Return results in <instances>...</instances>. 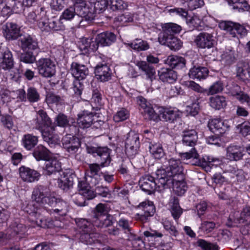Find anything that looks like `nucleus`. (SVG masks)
Listing matches in <instances>:
<instances>
[{
  "mask_svg": "<svg viewBox=\"0 0 250 250\" xmlns=\"http://www.w3.org/2000/svg\"><path fill=\"white\" fill-rule=\"evenodd\" d=\"M32 198L34 201L27 206L25 209L29 214V219L33 227L47 226L46 219L42 214L45 210L48 211L47 206L53 208L50 210L51 213L53 211L61 215H64L67 212L68 207L67 203L51 196L49 189L43 186H38L34 188Z\"/></svg>",
  "mask_w": 250,
  "mask_h": 250,
  "instance_id": "obj_1",
  "label": "nucleus"
},
{
  "mask_svg": "<svg viewBox=\"0 0 250 250\" xmlns=\"http://www.w3.org/2000/svg\"><path fill=\"white\" fill-rule=\"evenodd\" d=\"M33 122L35 128L40 131L43 140L50 147H54L59 144L60 139L55 132L56 125L45 111L40 109L37 111L36 118Z\"/></svg>",
  "mask_w": 250,
  "mask_h": 250,
  "instance_id": "obj_2",
  "label": "nucleus"
},
{
  "mask_svg": "<svg viewBox=\"0 0 250 250\" xmlns=\"http://www.w3.org/2000/svg\"><path fill=\"white\" fill-rule=\"evenodd\" d=\"M183 168L179 159L171 158L165 163L161 168L156 172L158 176V183L161 187H171V184L183 175Z\"/></svg>",
  "mask_w": 250,
  "mask_h": 250,
  "instance_id": "obj_3",
  "label": "nucleus"
},
{
  "mask_svg": "<svg viewBox=\"0 0 250 250\" xmlns=\"http://www.w3.org/2000/svg\"><path fill=\"white\" fill-rule=\"evenodd\" d=\"M92 153L100 157L101 163L100 165L96 163L89 164L85 178L86 181L96 185L98 182L95 176H100L103 174L100 172L101 167L108 166L110 162V150L106 147L96 148H94Z\"/></svg>",
  "mask_w": 250,
  "mask_h": 250,
  "instance_id": "obj_4",
  "label": "nucleus"
},
{
  "mask_svg": "<svg viewBox=\"0 0 250 250\" xmlns=\"http://www.w3.org/2000/svg\"><path fill=\"white\" fill-rule=\"evenodd\" d=\"M74 1V7H69L64 10L61 16L60 19L69 21L73 19L75 15L80 18L79 24H81L83 20L91 21L95 18L93 9L89 8L86 6L84 0H72Z\"/></svg>",
  "mask_w": 250,
  "mask_h": 250,
  "instance_id": "obj_5",
  "label": "nucleus"
},
{
  "mask_svg": "<svg viewBox=\"0 0 250 250\" xmlns=\"http://www.w3.org/2000/svg\"><path fill=\"white\" fill-rule=\"evenodd\" d=\"M227 225L230 227H242L241 231L244 234L250 233V207L244 208L240 213L238 211L231 214L228 219Z\"/></svg>",
  "mask_w": 250,
  "mask_h": 250,
  "instance_id": "obj_6",
  "label": "nucleus"
},
{
  "mask_svg": "<svg viewBox=\"0 0 250 250\" xmlns=\"http://www.w3.org/2000/svg\"><path fill=\"white\" fill-rule=\"evenodd\" d=\"M78 227L81 229L80 241L87 245L100 243V234L95 232L93 226L87 220L81 219L76 222Z\"/></svg>",
  "mask_w": 250,
  "mask_h": 250,
  "instance_id": "obj_7",
  "label": "nucleus"
},
{
  "mask_svg": "<svg viewBox=\"0 0 250 250\" xmlns=\"http://www.w3.org/2000/svg\"><path fill=\"white\" fill-rule=\"evenodd\" d=\"M106 58L100 55H95L91 58V61L96 64L95 74L97 78L101 82H106L111 78V72L107 65L104 59Z\"/></svg>",
  "mask_w": 250,
  "mask_h": 250,
  "instance_id": "obj_8",
  "label": "nucleus"
},
{
  "mask_svg": "<svg viewBox=\"0 0 250 250\" xmlns=\"http://www.w3.org/2000/svg\"><path fill=\"white\" fill-rule=\"evenodd\" d=\"M79 193L74 195L73 198L74 203L79 206H85V198L90 200L95 197L91 186L85 181H79L78 185Z\"/></svg>",
  "mask_w": 250,
  "mask_h": 250,
  "instance_id": "obj_9",
  "label": "nucleus"
},
{
  "mask_svg": "<svg viewBox=\"0 0 250 250\" xmlns=\"http://www.w3.org/2000/svg\"><path fill=\"white\" fill-rule=\"evenodd\" d=\"M220 28L226 32V33L232 38H237L245 36L247 34L246 29L238 23L231 21H223L219 24Z\"/></svg>",
  "mask_w": 250,
  "mask_h": 250,
  "instance_id": "obj_10",
  "label": "nucleus"
},
{
  "mask_svg": "<svg viewBox=\"0 0 250 250\" xmlns=\"http://www.w3.org/2000/svg\"><path fill=\"white\" fill-rule=\"evenodd\" d=\"M39 74L44 78H51L56 73L55 62L49 58H41L36 62Z\"/></svg>",
  "mask_w": 250,
  "mask_h": 250,
  "instance_id": "obj_11",
  "label": "nucleus"
},
{
  "mask_svg": "<svg viewBox=\"0 0 250 250\" xmlns=\"http://www.w3.org/2000/svg\"><path fill=\"white\" fill-rule=\"evenodd\" d=\"M158 183L157 175L155 179L151 176L146 175L143 177L139 181L141 189L148 194H151L155 190L162 191L164 189L168 188L161 187L160 183Z\"/></svg>",
  "mask_w": 250,
  "mask_h": 250,
  "instance_id": "obj_12",
  "label": "nucleus"
},
{
  "mask_svg": "<svg viewBox=\"0 0 250 250\" xmlns=\"http://www.w3.org/2000/svg\"><path fill=\"white\" fill-rule=\"evenodd\" d=\"M136 208L140 211L135 214V218L143 223L146 222L149 217L153 215L155 211L153 204L149 201L140 203Z\"/></svg>",
  "mask_w": 250,
  "mask_h": 250,
  "instance_id": "obj_13",
  "label": "nucleus"
},
{
  "mask_svg": "<svg viewBox=\"0 0 250 250\" xmlns=\"http://www.w3.org/2000/svg\"><path fill=\"white\" fill-rule=\"evenodd\" d=\"M137 102L145 118L154 121L158 120V114L155 112L151 104L145 98L142 96H138L137 97Z\"/></svg>",
  "mask_w": 250,
  "mask_h": 250,
  "instance_id": "obj_14",
  "label": "nucleus"
},
{
  "mask_svg": "<svg viewBox=\"0 0 250 250\" xmlns=\"http://www.w3.org/2000/svg\"><path fill=\"white\" fill-rule=\"evenodd\" d=\"M60 174V177L57 182L58 187L64 190H68L73 184L75 175L72 170L69 169L62 171Z\"/></svg>",
  "mask_w": 250,
  "mask_h": 250,
  "instance_id": "obj_15",
  "label": "nucleus"
},
{
  "mask_svg": "<svg viewBox=\"0 0 250 250\" xmlns=\"http://www.w3.org/2000/svg\"><path fill=\"white\" fill-rule=\"evenodd\" d=\"M194 42L197 47L201 48H210L214 42L213 36L207 32H201L196 36Z\"/></svg>",
  "mask_w": 250,
  "mask_h": 250,
  "instance_id": "obj_16",
  "label": "nucleus"
},
{
  "mask_svg": "<svg viewBox=\"0 0 250 250\" xmlns=\"http://www.w3.org/2000/svg\"><path fill=\"white\" fill-rule=\"evenodd\" d=\"M19 172L21 179L27 183L38 181L41 176L37 171L25 166L21 167L19 168Z\"/></svg>",
  "mask_w": 250,
  "mask_h": 250,
  "instance_id": "obj_17",
  "label": "nucleus"
},
{
  "mask_svg": "<svg viewBox=\"0 0 250 250\" xmlns=\"http://www.w3.org/2000/svg\"><path fill=\"white\" fill-rule=\"evenodd\" d=\"M159 112L158 119L171 123L179 120L182 115V112L177 108H162L160 109Z\"/></svg>",
  "mask_w": 250,
  "mask_h": 250,
  "instance_id": "obj_18",
  "label": "nucleus"
},
{
  "mask_svg": "<svg viewBox=\"0 0 250 250\" xmlns=\"http://www.w3.org/2000/svg\"><path fill=\"white\" fill-rule=\"evenodd\" d=\"M140 144L138 135L130 134L125 142V153L129 157H133L136 153Z\"/></svg>",
  "mask_w": 250,
  "mask_h": 250,
  "instance_id": "obj_19",
  "label": "nucleus"
},
{
  "mask_svg": "<svg viewBox=\"0 0 250 250\" xmlns=\"http://www.w3.org/2000/svg\"><path fill=\"white\" fill-rule=\"evenodd\" d=\"M94 113L87 110H83L78 115L76 124L82 128L89 127L94 122Z\"/></svg>",
  "mask_w": 250,
  "mask_h": 250,
  "instance_id": "obj_20",
  "label": "nucleus"
},
{
  "mask_svg": "<svg viewBox=\"0 0 250 250\" xmlns=\"http://www.w3.org/2000/svg\"><path fill=\"white\" fill-rule=\"evenodd\" d=\"M62 145L68 152L74 154L77 151L81 144L78 138L67 135L62 139Z\"/></svg>",
  "mask_w": 250,
  "mask_h": 250,
  "instance_id": "obj_21",
  "label": "nucleus"
},
{
  "mask_svg": "<svg viewBox=\"0 0 250 250\" xmlns=\"http://www.w3.org/2000/svg\"><path fill=\"white\" fill-rule=\"evenodd\" d=\"M244 155V149L240 146H229L227 148L226 157L231 161L240 160Z\"/></svg>",
  "mask_w": 250,
  "mask_h": 250,
  "instance_id": "obj_22",
  "label": "nucleus"
},
{
  "mask_svg": "<svg viewBox=\"0 0 250 250\" xmlns=\"http://www.w3.org/2000/svg\"><path fill=\"white\" fill-rule=\"evenodd\" d=\"M116 40V35L111 32H104L99 34L96 38V42L102 46H109Z\"/></svg>",
  "mask_w": 250,
  "mask_h": 250,
  "instance_id": "obj_23",
  "label": "nucleus"
},
{
  "mask_svg": "<svg viewBox=\"0 0 250 250\" xmlns=\"http://www.w3.org/2000/svg\"><path fill=\"white\" fill-rule=\"evenodd\" d=\"M208 127L213 132H218L219 134H223L228 130L229 125L226 121L219 119H214L209 121Z\"/></svg>",
  "mask_w": 250,
  "mask_h": 250,
  "instance_id": "obj_24",
  "label": "nucleus"
},
{
  "mask_svg": "<svg viewBox=\"0 0 250 250\" xmlns=\"http://www.w3.org/2000/svg\"><path fill=\"white\" fill-rule=\"evenodd\" d=\"M71 73L76 79L83 80L88 74L87 67L77 62H73L71 66Z\"/></svg>",
  "mask_w": 250,
  "mask_h": 250,
  "instance_id": "obj_25",
  "label": "nucleus"
},
{
  "mask_svg": "<svg viewBox=\"0 0 250 250\" xmlns=\"http://www.w3.org/2000/svg\"><path fill=\"white\" fill-rule=\"evenodd\" d=\"M61 169V164L56 158L47 159L43 168V173L45 175H51Z\"/></svg>",
  "mask_w": 250,
  "mask_h": 250,
  "instance_id": "obj_26",
  "label": "nucleus"
},
{
  "mask_svg": "<svg viewBox=\"0 0 250 250\" xmlns=\"http://www.w3.org/2000/svg\"><path fill=\"white\" fill-rule=\"evenodd\" d=\"M14 65L12 52L8 49L3 52L0 56V67L3 70L11 69Z\"/></svg>",
  "mask_w": 250,
  "mask_h": 250,
  "instance_id": "obj_27",
  "label": "nucleus"
},
{
  "mask_svg": "<svg viewBox=\"0 0 250 250\" xmlns=\"http://www.w3.org/2000/svg\"><path fill=\"white\" fill-rule=\"evenodd\" d=\"M3 34L7 40H15L20 36V29L16 24L7 23L3 27Z\"/></svg>",
  "mask_w": 250,
  "mask_h": 250,
  "instance_id": "obj_28",
  "label": "nucleus"
},
{
  "mask_svg": "<svg viewBox=\"0 0 250 250\" xmlns=\"http://www.w3.org/2000/svg\"><path fill=\"white\" fill-rule=\"evenodd\" d=\"M26 227L22 224L17 222L13 223L6 230V233L4 234L2 238L10 239L18 234H23L25 232Z\"/></svg>",
  "mask_w": 250,
  "mask_h": 250,
  "instance_id": "obj_29",
  "label": "nucleus"
},
{
  "mask_svg": "<svg viewBox=\"0 0 250 250\" xmlns=\"http://www.w3.org/2000/svg\"><path fill=\"white\" fill-rule=\"evenodd\" d=\"M183 144L185 146L194 147L196 144L198 136L194 129L184 130L183 132Z\"/></svg>",
  "mask_w": 250,
  "mask_h": 250,
  "instance_id": "obj_30",
  "label": "nucleus"
},
{
  "mask_svg": "<svg viewBox=\"0 0 250 250\" xmlns=\"http://www.w3.org/2000/svg\"><path fill=\"white\" fill-rule=\"evenodd\" d=\"M20 41L21 47L23 50H34L39 48L37 39L30 35L23 37Z\"/></svg>",
  "mask_w": 250,
  "mask_h": 250,
  "instance_id": "obj_31",
  "label": "nucleus"
},
{
  "mask_svg": "<svg viewBox=\"0 0 250 250\" xmlns=\"http://www.w3.org/2000/svg\"><path fill=\"white\" fill-rule=\"evenodd\" d=\"M159 79L163 82L172 83L177 78L175 72L171 69L163 68L158 72Z\"/></svg>",
  "mask_w": 250,
  "mask_h": 250,
  "instance_id": "obj_32",
  "label": "nucleus"
},
{
  "mask_svg": "<svg viewBox=\"0 0 250 250\" xmlns=\"http://www.w3.org/2000/svg\"><path fill=\"white\" fill-rule=\"evenodd\" d=\"M165 62L172 68L181 69L185 67L186 60L182 57L170 55L167 57Z\"/></svg>",
  "mask_w": 250,
  "mask_h": 250,
  "instance_id": "obj_33",
  "label": "nucleus"
},
{
  "mask_svg": "<svg viewBox=\"0 0 250 250\" xmlns=\"http://www.w3.org/2000/svg\"><path fill=\"white\" fill-rule=\"evenodd\" d=\"M37 25L42 31H49V21L46 16V12L43 7L40 8V13L39 15V20Z\"/></svg>",
  "mask_w": 250,
  "mask_h": 250,
  "instance_id": "obj_34",
  "label": "nucleus"
},
{
  "mask_svg": "<svg viewBox=\"0 0 250 250\" xmlns=\"http://www.w3.org/2000/svg\"><path fill=\"white\" fill-rule=\"evenodd\" d=\"M172 186L174 192L179 196L183 195L187 189V184L184 180L183 176L176 178V180H174L171 184V186Z\"/></svg>",
  "mask_w": 250,
  "mask_h": 250,
  "instance_id": "obj_35",
  "label": "nucleus"
},
{
  "mask_svg": "<svg viewBox=\"0 0 250 250\" xmlns=\"http://www.w3.org/2000/svg\"><path fill=\"white\" fill-rule=\"evenodd\" d=\"M137 66L142 71L144 72L147 77V79L152 82L155 79V70L154 68L148 64L145 61H140L137 62Z\"/></svg>",
  "mask_w": 250,
  "mask_h": 250,
  "instance_id": "obj_36",
  "label": "nucleus"
},
{
  "mask_svg": "<svg viewBox=\"0 0 250 250\" xmlns=\"http://www.w3.org/2000/svg\"><path fill=\"white\" fill-rule=\"evenodd\" d=\"M208 74V70L205 67H193L189 70L188 75L191 79H205Z\"/></svg>",
  "mask_w": 250,
  "mask_h": 250,
  "instance_id": "obj_37",
  "label": "nucleus"
},
{
  "mask_svg": "<svg viewBox=\"0 0 250 250\" xmlns=\"http://www.w3.org/2000/svg\"><path fill=\"white\" fill-rule=\"evenodd\" d=\"M169 206L172 217L175 220H178L183 213V210L179 206L178 198L175 197L171 198L169 203Z\"/></svg>",
  "mask_w": 250,
  "mask_h": 250,
  "instance_id": "obj_38",
  "label": "nucleus"
},
{
  "mask_svg": "<svg viewBox=\"0 0 250 250\" xmlns=\"http://www.w3.org/2000/svg\"><path fill=\"white\" fill-rule=\"evenodd\" d=\"M80 49L83 51H95L98 49V44L96 41H93L92 39L88 38H82L79 43Z\"/></svg>",
  "mask_w": 250,
  "mask_h": 250,
  "instance_id": "obj_39",
  "label": "nucleus"
},
{
  "mask_svg": "<svg viewBox=\"0 0 250 250\" xmlns=\"http://www.w3.org/2000/svg\"><path fill=\"white\" fill-rule=\"evenodd\" d=\"M92 221V225L97 228H106L112 225L113 223V217L110 214H106L99 219H96Z\"/></svg>",
  "mask_w": 250,
  "mask_h": 250,
  "instance_id": "obj_40",
  "label": "nucleus"
},
{
  "mask_svg": "<svg viewBox=\"0 0 250 250\" xmlns=\"http://www.w3.org/2000/svg\"><path fill=\"white\" fill-rule=\"evenodd\" d=\"M209 105L212 108L216 110H220L226 107L227 101L224 96H213L209 98Z\"/></svg>",
  "mask_w": 250,
  "mask_h": 250,
  "instance_id": "obj_41",
  "label": "nucleus"
},
{
  "mask_svg": "<svg viewBox=\"0 0 250 250\" xmlns=\"http://www.w3.org/2000/svg\"><path fill=\"white\" fill-rule=\"evenodd\" d=\"M34 157L37 161L45 160L49 158V151L42 145H39L33 152Z\"/></svg>",
  "mask_w": 250,
  "mask_h": 250,
  "instance_id": "obj_42",
  "label": "nucleus"
},
{
  "mask_svg": "<svg viewBox=\"0 0 250 250\" xmlns=\"http://www.w3.org/2000/svg\"><path fill=\"white\" fill-rule=\"evenodd\" d=\"M38 138L32 134H27L23 136L22 143L23 146L27 150H31L38 143Z\"/></svg>",
  "mask_w": 250,
  "mask_h": 250,
  "instance_id": "obj_43",
  "label": "nucleus"
},
{
  "mask_svg": "<svg viewBox=\"0 0 250 250\" xmlns=\"http://www.w3.org/2000/svg\"><path fill=\"white\" fill-rule=\"evenodd\" d=\"M234 90L231 92V94L240 103H247L250 104V97L246 93L240 90V87L238 85L234 86Z\"/></svg>",
  "mask_w": 250,
  "mask_h": 250,
  "instance_id": "obj_44",
  "label": "nucleus"
},
{
  "mask_svg": "<svg viewBox=\"0 0 250 250\" xmlns=\"http://www.w3.org/2000/svg\"><path fill=\"white\" fill-rule=\"evenodd\" d=\"M237 76L243 81L250 78V65L247 63L240 64L237 69Z\"/></svg>",
  "mask_w": 250,
  "mask_h": 250,
  "instance_id": "obj_45",
  "label": "nucleus"
},
{
  "mask_svg": "<svg viewBox=\"0 0 250 250\" xmlns=\"http://www.w3.org/2000/svg\"><path fill=\"white\" fill-rule=\"evenodd\" d=\"M150 153L155 159H159L164 155V151L160 143H150L149 146Z\"/></svg>",
  "mask_w": 250,
  "mask_h": 250,
  "instance_id": "obj_46",
  "label": "nucleus"
},
{
  "mask_svg": "<svg viewBox=\"0 0 250 250\" xmlns=\"http://www.w3.org/2000/svg\"><path fill=\"white\" fill-rule=\"evenodd\" d=\"M125 44L137 51L146 50L149 47L148 44L146 41L138 39L130 43H125Z\"/></svg>",
  "mask_w": 250,
  "mask_h": 250,
  "instance_id": "obj_47",
  "label": "nucleus"
},
{
  "mask_svg": "<svg viewBox=\"0 0 250 250\" xmlns=\"http://www.w3.org/2000/svg\"><path fill=\"white\" fill-rule=\"evenodd\" d=\"M163 28L164 32L167 35L178 33L181 30L180 26L173 23H166L163 26Z\"/></svg>",
  "mask_w": 250,
  "mask_h": 250,
  "instance_id": "obj_48",
  "label": "nucleus"
},
{
  "mask_svg": "<svg viewBox=\"0 0 250 250\" xmlns=\"http://www.w3.org/2000/svg\"><path fill=\"white\" fill-rule=\"evenodd\" d=\"M109 6L113 11L122 10L125 9L128 5L123 0H110Z\"/></svg>",
  "mask_w": 250,
  "mask_h": 250,
  "instance_id": "obj_49",
  "label": "nucleus"
},
{
  "mask_svg": "<svg viewBox=\"0 0 250 250\" xmlns=\"http://www.w3.org/2000/svg\"><path fill=\"white\" fill-rule=\"evenodd\" d=\"M185 85L189 89L200 93H206L207 89L202 87L199 84L192 81L185 82Z\"/></svg>",
  "mask_w": 250,
  "mask_h": 250,
  "instance_id": "obj_50",
  "label": "nucleus"
},
{
  "mask_svg": "<svg viewBox=\"0 0 250 250\" xmlns=\"http://www.w3.org/2000/svg\"><path fill=\"white\" fill-rule=\"evenodd\" d=\"M182 45V42L177 38L172 36H169L167 41V46L173 50H179Z\"/></svg>",
  "mask_w": 250,
  "mask_h": 250,
  "instance_id": "obj_51",
  "label": "nucleus"
},
{
  "mask_svg": "<svg viewBox=\"0 0 250 250\" xmlns=\"http://www.w3.org/2000/svg\"><path fill=\"white\" fill-rule=\"evenodd\" d=\"M129 116V111L127 109L122 108L114 115L113 120L116 122H120L126 120Z\"/></svg>",
  "mask_w": 250,
  "mask_h": 250,
  "instance_id": "obj_52",
  "label": "nucleus"
},
{
  "mask_svg": "<svg viewBox=\"0 0 250 250\" xmlns=\"http://www.w3.org/2000/svg\"><path fill=\"white\" fill-rule=\"evenodd\" d=\"M40 94L36 88L29 87L27 91V99L30 103H35L39 101Z\"/></svg>",
  "mask_w": 250,
  "mask_h": 250,
  "instance_id": "obj_53",
  "label": "nucleus"
},
{
  "mask_svg": "<svg viewBox=\"0 0 250 250\" xmlns=\"http://www.w3.org/2000/svg\"><path fill=\"white\" fill-rule=\"evenodd\" d=\"M40 13V8L35 11L29 12L26 16V22L29 24L37 23L39 20V15Z\"/></svg>",
  "mask_w": 250,
  "mask_h": 250,
  "instance_id": "obj_54",
  "label": "nucleus"
},
{
  "mask_svg": "<svg viewBox=\"0 0 250 250\" xmlns=\"http://www.w3.org/2000/svg\"><path fill=\"white\" fill-rule=\"evenodd\" d=\"M197 244L203 250H219L216 244L208 242L204 239L198 240Z\"/></svg>",
  "mask_w": 250,
  "mask_h": 250,
  "instance_id": "obj_55",
  "label": "nucleus"
},
{
  "mask_svg": "<svg viewBox=\"0 0 250 250\" xmlns=\"http://www.w3.org/2000/svg\"><path fill=\"white\" fill-rule=\"evenodd\" d=\"M223 89V83L220 81H217L213 83L205 93L208 95H213L221 92Z\"/></svg>",
  "mask_w": 250,
  "mask_h": 250,
  "instance_id": "obj_56",
  "label": "nucleus"
},
{
  "mask_svg": "<svg viewBox=\"0 0 250 250\" xmlns=\"http://www.w3.org/2000/svg\"><path fill=\"white\" fill-rule=\"evenodd\" d=\"M105 212V206L103 204H99L97 205L93 211V216L92 220L104 217L106 215Z\"/></svg>",
  "mask_w": 250,
  "mask_h": 250,
  "instance_id": "obj_57",
  "label": "nucleus"
},
{
  "mask_svg": "<svg viewBox=\"0 0 250 250\" xmlns=\"http://www.w3.org/2000/svg\"><path fill=\"white\" fill-rule=\"evenodd\" d=\"M216 224L212 221H204L199 227V230L205 233L211 232L215 228Z\"/></svg>",
  "mask_w": 250,
  "mask_h": 250,
  "instance_id": "obj_58",
  "label": "nucleus"
},
{
  "mask_svg": "<svg viewBox=\"0 0 250 250\" xmlns=\"http://www.w3.org/2000/svg\"><path fill=\"white\" fill-rule=\"evenodd\" d=\"M109 5L107 0H97L94 3V8L90 7L93 9V12L95 14L94 11L98 12H102L105 10L108 5ZM89 8L90 7H88ZM95 16V15L94 14Z\"/></svg>",
  "mask_w": 250,
  "mask_h": 250,
  "instance_id": "obj_59",
  "label": "nucleus"
},
{
  "mask_svg": "<svg viewBox=\"0 0 250 250\" xmlns=\"http://www.w3.org/2000/svg\"><path fill=\"white\" fill-rule=\"evenodd\" d=\"M186 21L189 26L198 28L202 26V21L197 15H194L191 17H187Z\"/></svg>",
  "mask_w": 250,
  "mask_h": 250,
  "instance_id": "obj_60",
  "label": "nucleus"
},
{
  "mask_svg": "<svg viewBox=\"0 0 250 250\" xmlns=\"http://www.w3.org/2000/svg\"><path fill=\"white\" fill-rule=\"evenodd\" d=\"M0 122L2 126L9 130L14 126V122L12 117L10 115L3 116L0 118Z\"/></svg>",
  "mask_w": 250,
  "mask_h": 250,
  "instance_id": "obj_61",
  "label": "nucleus"
},
{
  "mask_svg": "<svg viewBox=\"0 0 250 250\" xmlns=\"http://www.w3.org/2000/svg\"><path fill=\"white\" fill-rule=\"evenodd\" d=\"M168 12L172 16H179L182 18L186 19L188 11L182 8H174L168 10Z\"/></svg>",
  "mask_w": 250,
  "mask_h": 250,
  "instance_id": "obj_62",
  "label": "nucleus"
},
{
  "mask_svg": "<svg viewBox=\"0 0 250 250\" xmlns=\"http://www.w3.org/2000/svg\"><path fill=\"white\" fill-rule=\"evenodd\" d=\"M237 128L239 129L240 133L243 136H247L250 135V123L249 122H244L240 125H239Z\"/></svg>",
  "mask_w": 250,
  "mask_h": 250,
  "instance_id": "obj_63",
  "label": "nucleus"
},
{
  "mask_svg": "<svg viewBox=\"0 0 250 250\" xmlns=\"http://www.w3.org/2000/svg\"><path fill=\"white\" fill-rule=\"evenodd\" d=\"M191 10L201 7L204 4L203 0H184Z\"/></svg>",
  "mask_w": 250,
  "mask_h": 250,
  "instance_id": "obj_64",
  "label": "nucleus"
}]
</instances>
